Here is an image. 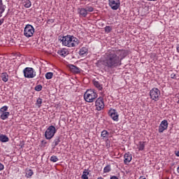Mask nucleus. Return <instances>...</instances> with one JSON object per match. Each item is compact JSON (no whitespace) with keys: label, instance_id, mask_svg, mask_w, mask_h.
<instances>
[{"label":"nucleus","instance_id":"obj_37","mask_svg":"<svg viewBox=\"0 0 179 179\" xmlns=\"http://www.w3.org/2000/svg\"><path fill=\"white\" fill-rule=\"evenodd\" d=\"M3 22H5V20L3 18L0 20V26H1L3 24Z\"/></svg>","mask_w":179,"mask_h":179},{"label":"nucleus","instance_id":"obj_31","mask_svg":"<svg viewBox=\"0 0 179 179\" xmlns=\"http://www.w3.org/2000/svg\"><path fill=\"white\" fill-rule=\"evenodd\" d=\"M8 107L6 106H4L0 108V113H6L8 111Z\"/></svg>","mask_w":179,"mask_h":179},{"label":"nucleus","instance_id":"obj_28","mask_svg":"<svg viewBox=\"0 0 179 179\" xmlns=\"http://www.w3.org/2000/svg\"><path fill=\"white\" fill-rule=\"evenodd\" d=\"M45 76L48 80L52 79V76H54V73H52V72H48L45 73Z\"/></svg>","mask_w":179,"mask_h":179},{"label":"nucleus","instance_id":"obj_23","mask_svg":"<svg viewBox=\"0 0 179 179\" xmlns=\"http://www.w3.org/2000/svg\"><path fill=\"white\" fill-rule=\"evenodd\" d=\"M0 5H2V0H0ZM5 6H0V17H2V14L5 12Z\"/></svg>","mask_w":179,"mask_h":179},{"label":"nucleus","instance_id":"obj_46","mask_svg":"<svg viewBox=\"0 0 179 179\" xmlns=\"http://www.w3.org/2000/svg\"><path fill=\"white\" fill-rule=\"evenodd\" d=\"M177 103H178V104H179V100L178 101V102H177Z\"/></svg>","mask_w":179,"mask_h":179},{"label":"nucleus","instance_id":"obj_38","mask_svg":"<svg viewBox=\"0 0 179 179\" xmlns=\"http://www.w3.org/2000/svg\"><path fill=\"white\" fill-rule=\"evenodd\" d=\"M171 79H176V73L171 74Z\"/></svg>","mask_w":179,"mask_h":179},{"label":"nucleus","instance_id":"obj_26","mask_svg":"<svg viewBox=\"0 0 179 179\" xmlns=\"http://www.w3.org/2000/svg\"><path fill=\"white\" fill-rule=\"evenodd\" d=\"M94 85L95 87H96V89H98L99 90H101V89H103V87H101V85H100V83H99V81H94Z\"/></svg>","mask_w":179,"mask_h":179},{"label":"nucleus","instance_id":"obj_24","mask_svg":"<svg viewBox=\"0 0 179 179\" xmlns=\"http://www.w3.org/2000/svg\"><path fill=\"white\" fill-rule=\"evenodd\" d=\"M59 142H61V138H59V136L56 137L53 141L54 148H55V146H58V145H59Z\"/></svg>","mask_w":179,"mask_h":179},{"label":"nucleus","instance_id":"obj_1","mask_svg":"<svg viewBox=\"0 0 179 179\" xmlns=\"http://www.w3.org/2000/svg\"><path fill=\"white\" fill-rule=\"evenodd\" d=\"M128 55V50L112 48L107 51L101 59L100 64L106 72L119 68L122 65V60Z\"/></svg>","mask_w":179,"mask_h":179},{"label":"nucleus","instance_id":"obj_2","mask_svg":"<svg viewBox=\"0 0 179 179\" xmlns=\"http://www.w3.org/2000/svg\"><path fill=\"white\" fill-rule=\"evenodd\" d=\"M61 41L65 47H69V48H73L79 45V39L72 35H66L63 36Z\"/></svg>","mask_w":179,"mask_h":179},{"label":"nucleus","instance_id":"obj_6","mask_svg":"<svg viewBox=\"0 0 179 179\" xmlns=\"http://www.w3.org/2000/svg\"><path fill=\"white\" fill-rule=\"evenodd\" d=\"M23 73L24 78L27 79H33V78H36V71L34 69L31 67H27L23 70Z\"/></svg>","mask_w":179,"mask_h":179},{"label":"nucleus","instance_id":"obj_7","mask_svg":"<svg viewBox=\"0 0 179 179\" xmlns=\"http://www.w3.org/2000/svg\"><path fill=\"white\" fill-rule=\"evenodd\" d=\"M160 94V90L156 87L152 88L150 91V99H152L154 101H157V100H159Z\"/></svg>","mask_w":179,"mask_h":179},{"label":"nucleus","instance_id":"obj_25","mask_svg":"<svg viewBox=\"0 0 179 179\" xmlns=\"http://www.w3.org/2000/svg\"><path fill=\"white\" fill-rule=\"evenodd\" d=\"M33 174H34V173L33 172V170L28 169L26 171V177L27 178H30V177H31V176H33Z\"/></svg>","mask_w":179,"mask_h":179},{"label":"nucleus","instance_id":"obj_42","mask_svg":"<svg viewBox=\"0 0 179 179\" xmlns=\"http://www.w3.org/2000/svg\"><path fill=\"white\" fill-rule=\"evenodd\" d=\"M177 172H178V174H179V166L177 168Z\"/></svg>","mask_w":179,"mask_h":179},{"label":"nucleus","instance_id":"obj_17","mask_svg":"<svg viewBox=\"0 0 179 179\" xmlns=\"http://www.w3.org/2000/svg\"><path fill=\"white\" fill-rule=\"evenodd\" d=\"M1 78L3 82L6 83L9 80V75L6 72L2 73L1 75Z\"/></svg>","mask_w":179,"mask_h":179},{"label":"nucleus","instance_id":"obj_4","mask_svg":"<svg viewBox=\"0 0 179 179\" xmlns=\"http://www.w3.org/2000/svg\"><path fill=\"white\" fill-rule=\"evenodd\" d=\"M35 32L34 27L31 24H27L24 29V36L27 37V38H30V37H33Z\"/></svg>","mask_w":179,"mask_h":179},{"label":"nucleus","instance_id":"obj_19","mask_svg":"<svg viewBox=\"0 0 179 179\" xmlns=\"http://www.w3.org/2000/svg\"><path fill=\"white\" fill-rule=\"evenodd\" d=\"M24 8H29L31 6V1L30 0H22Z\"/></svg>","mask_w":179,"mask_h":179},{"label":"nucleus","instance_id":"obj_20","mask_svg":"<svg viewBox=\"0 0 179 179\" xmlns=\"http://www.w3.org/2000/svg\"><path fill=\"white\" fill-rule=\"evenodd\" d=\"M87 48L83 47L80 49L79 55L83 57V55H86V54H87Z\"/></svg>","mask_w":179,"mask_h":179},{"label":"nucleus","instance_id":"obj_44","mask_svg":"<svg viewBox=\"0 0 179 179\" xmlns=\"http://www.w3.org/2000/svg\"><path fill=\"white\" fill-rule=\"evenodd\" d=\"M48 22H54V20H49Z\"/></svg>","mask_w":179,"mask_h":179},{"label":"nucleus","instance_id":"obj_12","mask_svg":"<svg viewBox=\"0 0 179 179\" xmlns=\"http://www.w3.org/2000/svg\"><path fill=\"white\" fill-rule=\"evenodd\" d=\"M57 54L62 58H65L66 55H69V50L66 48H62L57 51Z\"/></svg>","mask_w":179,"mask_h":179},{"label":"nucleus","instance_id":"obj_41","mask_svg":"<svg viewBox=\"0 0 179 179\" xmlns=\"http://www.w3.org/2000/svg\"><path fill=\"white\" fill-rule=\"evenodd\" d=\"M176 156H177L178 157H179V151H177V152L176 153Z\"/></svg>","mask_w":179,"mask_h":179},{"label":"nucleus","instance_id":"obj_35","mask_svg":"<svg viewBox=\"0 0 179 179\" xmlns=\"http://www.w3.org/2000/svg\"><path fill=\"white\" fill-rule=\"evenodd\" d=\"M111 30H113V27H110V26H106L105 27V31L106 33H110L111 31Z\"/></svg>","mask_w":179,"mask_h":179},{"label":"nucleus","instance_id":"obj_45","mask_svg":"<svg viewBox=\"0 0 179 179\" xmlns=\"http://www.w3.org/2000/svg\"><path fill=\"white\" fill-rule=\"evenodd\" d=\"M148 1H157V0H148Z\"/></svg>","mask_w":179,"mask_h":179},{"label":"nucleus","instance_id":"obj_3","mask_svg":"<svg viewBox=\"0 0 179 179\" xmlns=\"http://www.w3.org/2000/svg\"><path fill=\"white\" fill-rule=\"evenodd\" d=\"M98 97L97 92L94 90H87L84 94V99L87 103H93Z\"/></svg>","mask_w":179,"mask_h":179},{"label":"nucleus","instance_id":"obj_22","mask_svg":"<svg viewBox=\"0 0 179 179\" xmlns=\"http://www.w3.org/2000/svg\"><path fill=\"white\" fill-rule=\"evenodd\" d=\"M138 149L139 151L145 150V142L140 141L138 143Z\"/></svg>","mask_w":179,"mask_h":179},{"label":"nucleus","instance_id":"obj_11","mask_svg":"<svg viewBox=\"0 0 179 179\" xmlns=\"http://www.w3.org/2000/svg\"><path fill=\"white\" fill-rule=\"evenodd\" d=\"M108 115L112 118L113 121H118L120 115H118V112H117L115 109H110L108 111Z\"/></svg>","mask_w":179,"mask_h":179},{"label":"nucleus","instance_id":"obj_33","mask_svg":"<svg viewBox=\"0 0 179 179\" xmlns=\"http://www.w3.org/2000/svg\"><path fill=\"white\" fill-rule=\"evenodd\" d=\"M85 9L87 10V13L88 12H93V10H94V8H93L92 6H86Z\"/></svg>","mask_w":179,"mask_h":179},{"label":"nucleus","instance_id":"obj_32","mask_svg":"<svg viewBox=\"0 0 179 179\" xmlns=\"http://www.w3.org/2000/svg\"><path fill=\"white\" fill-rule=\"evenodd\" d=\"M36 92H41L43 90V86L41 85H38L35 87Z\"/></svg>","mask_w":179,"mask_h":179},{"label":"nucleus","instance_id":"obj_40","mask_svg":"<svg viewBox=\"0 0 179 179\" xmlns=\"http://www.w3.org/2000/svg\"><path fill=\"white\" fill-rule=\"evenodd\" d=\"M176 50H177V52H179V45H177Z\"/></svg>","mask_w":179,"mask_h":179},{"label":"nucleus","instance_id":"obj_18","mask_svg":"<svg viewBox=\"0 0 179 179\" xmlns=\"http://www.w3.org/2000/svg\"><path fill=\"white\" fill-rule=\"evenodd\" d=\"M0 114V118L3 120H8V118H9V115H10V113L9 112H4Z\"/></svg>","mask_w":179,"mask_h":179},{"label":"nucleus","instance_id":"obj_27","mask_svg":"<svg viewBox=\"0 0 179 179\" xmlns=\"http://www.w3.org/2000/svg\"><path fill=\"white\" fill-rule=\"evenodd\" d=\"M42 104H43V99L41 98H38L36 100V106H37V107H38V108H40V107H41Z\"/></svg>","mask_w":179,"mask_h":179},{"label":"nucleus","instance_id":"obj_21","mask_svg":"<svg viewBox=\"0 0 179 179\" xmlns=\"http://www.w3.org/2000/svg\"><path fill=\"white\" fill-rule=\"evenodd\" d=\"M101 136H102L103 139H107L110 136V133L107 130H103Z\"/></svg>","mask_w":179,"mask_h":179},{"label":"nucleus","instance_id":"obj_8","mask_svg":"<svg viewBox=\"0 0 179 179\" xmlns=\"http://www.w3.org/2000/svg\"><path fill=\"white\" fill-rule=\"evenodd\" d=\"M108 5L113 10H118L121 6V1L108 0Z\"/></svg>","mask_w":179,"mask_h":179},{"label":"nucleus","instance_id":"obj_9","mask_svg":"<svg viewBox=\"0 0 179 179\" xmlns=\"http://www.w3.org/2000/svg\"><path fill=\"white\" fill-rule=\"evenodd\" d=\"M95 107L97 111H101L104 108V98L99 96L95 101Z\"/></svg>","mask_w":179,"mask_h":179},{"label":"nucleus","instance_id":"obj_16","mask_svg":"<svg viewBox=\"0 0 179 179\" xmlns=\"http://www.w3.org/2000/svg\"><path fill=\"white\" fill-rule=\"evenodd\" d=\"M0 142L3 143L9 142V137L5 134H0Z\"/></svg>","mask_w":179,"mask_h":179},{"label":"nucleus","instance_id":"obj_13","mask_svg":"<svg viewBox=\"0 0 179 179\" xmlns=\"http://www.w3.org/2000/svg\"><path fill=\"white\" fill-rule=\"evenodd\" d=\"M124 164H129V163H131V160H132V154H130L129 152H127L124 154Z\"/></svg>","mask_w":179,"mask_h":179},{"label":"nucleus","instance_id":"obj_10","mask_svg":"<svg viewBox=\"0 0 179 179\" xmlns=\"http://www.w3.org/2000/svg\"><path fill=\"white\" fill-rule=\"evenodd\" d=\"M167 128H169V122H167L166 120H164L161 122L159 126L158 131L159 134H163V132H164V131H166Z\"/></svg>","mask_w":179,"mask_h":179},{"label":"nucleus","instance_id":"obj_29","mask_svg":"<svg viewBox=\"0 0 179 179\" xmlns=\"http://www.w3.org/2000/svg\"><path fill=\"white\" fill-rule=\"evenodd\" d=\"M111 171V166L108 165L103 168V173H110Z\"/></svg>","mask_w":179,"mask_h":179},{"label":"nucleus","instance_id":"obj_15","mask_svg":"<svg viewBox=\"0 0 179 179\" xmlns=\"http://www.w3.org/2000/svg\"><path fill=\"white\" fill-rule=\"evenodd\" d=\"M78 12L82 17H86V16H87V11L85 8H78Z\"/></svg>","mask_w":179,"mask_h":179},{"label":"nucleus","instance_id":"obj_43","mask_svg":"<svg viewBox=\"0 0 179 179\" xmlns=\"http://www.w3.org/2000/svg\"><path fill=\"white\" fill-rule=\"evenodd\" d=\"M139 179H146L145 178H143V176L140 177Z\"/></svg>","mask_w":179,"mask_h":179},{"label":"nucleus","instance_id":"obj_14","mask_svg":"<svg viewBox=\"0 0 179 179\" xmlns=\"http://www.w3.org/2000/svg\"><path fill=\"white\" fill-rule=\"evenodd\" d=\"M69 68L70 71L73 73H79L80 72V69H79L78 66L75 65L69 64Z\"/></svg>","mask_w":179,"mask_h":179},{"label":"nucleus","instance_id":"obj_30","mask_svg":"<svg viewBox=\"0 0 179 179\" xmlns=\"http://www.w3.org/2000/svg\"><path fill=\"white\" fill-rule=\"evenodd\" d=\"M50 162H52V163H57L58 162V157L53 155L50 157Z\"/></svg>","mask_w":179,"mask_h":179},{"label":"nucleus","instance_id":"obj_34","mask_svg":"<svg viewBox=\"0 0 179 179\" xmlns=\"http://www.w3.org/2000/svg\"><path fill=\"white\" fill-rule=\"evenodd\" d=\"M87 174H89V172H85V171H84V172L83 173V175H82V176H81V178H83V179H89V177H87Z\"/></svg>","mask_w":179,"mask_h":179},{"label":"nucleus","instance_id":"obj_39","mask_svg":"<svg viewBox=\"0 0 179 179\" xmlns=\"http://www.w3.org/2000/svg\"><path fill=\"white\" fill-rule=\"evenodd\" d=\"M110 179H119V178L115 176H110Z\"/></svg>","mask_w":179,"mask_h":179},{"label":"nucleus","instance_id":"obj_5","mask_svg":"<svg viewBox=\"0 0 179 179\" xmlns=\"http://www.w3.org/2000/svg\"><path fill=\"white\" fill-rule=\"evenodd\" d=\"M55 134H57V129H55V127L51 125L46 129L45 132V138L48 140L52 139Z\"/></svg>","mask_w":179,"mask_h":179},{"label":"nucleus","instance_id":"obj_36","mask_svg":"<svg viewBox=\"0 0 179 179\" xmlns=\"http://www.w3.org/2000/svg\"><path fill=\"white\" fill-rule=\"evenodd\" d=\"M3 169H5V166H3V164L0 163V171H2V170H3Z\"/></svg>","mask_w":179,"mask_h":179}]
</instances>
